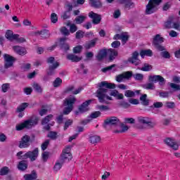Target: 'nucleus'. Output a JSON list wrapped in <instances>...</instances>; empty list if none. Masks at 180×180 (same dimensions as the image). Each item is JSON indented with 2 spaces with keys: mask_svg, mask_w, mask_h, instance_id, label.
<instances>
[{
  "mask_svg": "<svg viewBox=\"0 0 180 180\" xmlns=\"http://www.w3.org/2000/svg\"><path fill=\"white\" fill-rule=\"evenodd\" d=\"M99 89L97 91V98H98L99 102L101 103H108L107 101H113V96L115 99L120 101L124 99V96L123 94L119 92L117 90L108 91V89H115L116 84L115 83H109L108 82H101L98 84ZM108 94L110 96H108Z\"/></svg>",
  "mask_w": 180,
  "mask_h": 180,
  "instance_id": "nucleus-1",
  "label": "nucleus"
},
{
  "mask_svg": "<svg viewBox=\"0 0 180 180\" xmlns=\"http://www.w3.org/2000/svg\"><path fill=\"white\" fill-rule=\"evenodd\" d=\"M120 123L119 119L116 117H110L105 120V127L112 126V129L115 133H124L129 130V127L124 124Z\"/></svg>",
  "mask_w": 180,
  "mask_h": 180,
  "instance_id": "nucleus-2",
  "label": "nucleus"
},
{
  "mask_svg": "<svg viewBox=\"0 0 180 180\" xmlns=\"http://www.w3.org/2000/svg\"><path fill=\"white\" fill-rule=\"evenodd\" d=\"M106 56H109L110 61H113V60L117 57V51L115 49H103L98 52L96 58L98 61H101V60H103Z\"/></svg>",
  "mask_w": 180,
  "mask_h": 180,
  "instance_id": "nucleus-3",
  "label": "nucleus"
},
{
  "mask_svg": "<svg viewBox=\"0 0 180 180\" xmlns=\"http://www.w3.org/2000/svg\"><path fill=\"white\" fill-rule=\"evenodd\" d=\"M37 122H39V119L37 117L30 119L22 123L17 124L15 126V130L20 131V130H23V129H31V127L37 124Z\"/></svg>",
  "mask_w": 180,
  "mask_h": 180,
  "instance_id": "nucleus-4",
  "label": "nucleus"
},
{
  "mask_svg": "<svg viewBox=\"0 0 180 180\" xmlns=\"http://www.w3.org/2000/svg\"><path fill=\"white\" fill-rule=\"evenodd\" d=\"M22 154H23L22 151H20L17 153V157L19 158V160L30 158L31 161H35V160L37 159V157H39V149L35 148L34 150L29 151L23 155H22Z\"/></svg>",
  "mask_w": 180,
  "mask_h": 180,
  "instance_id": "nucleus-5",
  "label": "nucleus"
},
{
  "mask_svg": "<svg viewBox=\"0 0 180 180\" xmlns=\"http://www.w3.org/2000/svg\"><path fill=\"white\" fill-rule=\"evenodd\" d=\"M77 101V98L74 96H70L65 98L63 105L65 107L63 110L64 115H68L72 109H74V103Z\"/></svg>",
  "mask_w": 180,
  "mask_h": 180,
  "instance_id": "nucleus-6",
  "label": "nucleus"
},
{
  "mask_svg": "<svg viewBox=\"0 0 180 180\" xmlns=\"http://www.w3.org/2000/svg\"><path fill=\"white\" fill-rule=\"evenodd\" d=\"M60 162H68V161H71L72 160V154H71V146H66L60 155Z\"/></svg>",
  "mask_w": 180,
  "mask_h": 180,
  "instance_id": "nucleus-7",
  "label": "nucleus"
},
{
  "mask_svg": "<svg viewBox=\"0 0 180 180\" xmlns=\"http://www.w3.org/2000/svg\"><path fill=\"white\" fill-rule=\"evenodd\" d=\"M162 0H150L148 5L146 6V12L147 15H151L157 11V6L161 4Z\"/></svg>",
  "mask_w": 180,
  "mask_h": 180,
  "instance_id": "nucleus-8",
  "label": "nucleus"
},
{
  "mask_svg": "<svg viewBox=\"0 0 180 180\" xmlns=\"http://www.w3.org/2000/svg\"><path fill=\"white\" fill-rule=\"evenodd\" d=\"M47 61L49 64H52L50 65L49 69L47 72L48 75H52V74L54 73V70H56V68H57V67H58L60 64L58 63V62H54V58L53 57L48 58Z\"/></svg>",
  "mask_w": 180,
  "mask_h": 180,
  "instance_id": "nucleus-9",
  "label": "nucleus"
},
{
  "mask_svg": "<svg viewBox=\"0 0 180 180\" xmlns=\"http://www.w3.org/2000/svg\"><path fill=\"white\" fill-rule=\"evenodd\" d=\"M165 144L169 146L170 148H172V150H178L179 148V145L178 144V142L172 139V138H167L165 140Z\"/></svg>",
  "mask_w": 180,
  "mask_h": 180,
  "instance_id": "nucleus-10",
  "label": "nucleus"
},
{
  "mask_svg": "<svg viewBox=\"0 0 180 180\" xmlns=\"http://www.w3.org/2000/svg\"><path fill=\"white\" fill-rule=\"evenodd\" d=\"M133 77V72H125L121 75H118L116 77V81L117 82H122L124 81V79H130Z\"/></svg>",
  "mask_w": 180,
  "mask_h": 180,
  "instance_id": "nucleus-11",
  "label": "nucleus"
},
{
  "mask_svg": "<svg viewBox=\"0 0 180 180\" xmlns=\"http://www.w3.org/2000/svg\"><path fill=\"white\" fill-rule=\"evenodd\" d=\"M139 53L138 51H134L132 53L131 57L128 58L129 63H131V64H134V65H139V64L141 63V60L139 59Z\"/></svg>",
  "mask_w": 180,
  "mask_h": 180,
  "instance_id": "nucleus-12",
  "label": "nucleus"
},
{
  "mask_svg": "<svg viewBox=\"0 0 180 180\" xmlns=\"http://www.w3.org/2000/svg\"><path fill=\"white\" fill-rule=\"evenodd\" d=\"M89 18L92 19V22L94 25H99V23H101V20H102V17H101V15L97 14L94 11H91L89 13Z\"/></svg>",
  "mask_w": 180,
  "mask_h": 180,
  "instance_id": "nucleus-13",
  "label": "nucleus"
},
{
  "mask_svg": "<svg viewBox=\"0 0 180 180\" xmlns=\"http://www.w3.org/2000/svg\"><path fill=\"white\" fill-rule=\"evenodd\" d=\"M30 146V136L25 135L20 141V148H27Z\"/></svg>",
  "mask_w": 180,
  "mask_h": 180,
  "instance_id": "nucleus-14",
  "label": "nucleus"
},
{
  "mask_svg": "<svg viewBox=\"0 0 180 180\" xmlns=\"http://www.w3.org/2000/svg\"><path fill=\"white\" fill-rule=\"evenodd\" d=\"M149 81L150 82H159L160 85L165 84V79L160 75L149 76Z\"/></svg>",
  "mask_w": 180,
  "mask_h": 180,
  "instance_id": "nucleus-15",
  "label": "nucleus"
},
{
  "mask_svg": "<svg viewBox=\"0 0 180 180\" xmlns=\"http://www.w3.org/2000/svg\"><path fill=\"white\" fill-rule=\"evenodd\" d=\"M4 60L6 61V68H9V67H12V65H13V61H15V58L9 54H4Z\"/></svg>",
  "mask_w": 180,
  "mask_h": 180,
  "instance_id": "nucleus-16",
  "label": "nucleus"
},
{
  "mask_svg": "<svg viewBox=\"0 0 180 180\" xmlns=\"http://www.w3.org/2000/svg\"><path fill=\"white\" fill-rule=\"evenodd\" d=\"M92 103V100H88L83 103L79 107V112L80 113H84V112H88L89 110V105Z\"/></svg>",
  "mask_w": 180,
  "mask_h": 180,
  "instance_id": "nucleus-17",
  "label": "nucleus"
},
{
  "mask_svg": "<svg viewBox=\"0 0 180 180\" xmlns=\"http://www.w3.org/2000/svg\"><path fill=\"white\" fill-rule=\"evenodd\" d=\"M115 40H122V43L124 44L127 40H129V34L127 32H123L121 34H117L114 36Z\"/></svg>",
  "mask_w": 180,
  "mask_h": 180,
  "instance_id": "nucleus-18",
  "label": "nucleus"
},
{
  "mask_svg": "<svg viewBox=\"0 0 180 180\" xmlns=\"http://www.w3.org/2000/svg\"><path fill=\"white\" fill-rule=\"evenodd\" d=\"M6 39H8V40H10L11 41H13V40H16L18 37V34H13V31L8 30L6 32L5 34Z\"/></svg>",
  "mask_w": 180,
  "mask_h": 180,
  "instance_id": "nucleus-19",
  "label": "nucleus"
},
{
  "mask_svg": "<svg viewBox=\"0 0 180 180\" xmlns=\"http://www.w3.org/2000/svg\"><path fill=\"white\" fill-rule=\"evenodd\" d=\"M13 50L20 56H25L26 54V49L22 46H13Z\"/></svg>",
  "mask_w": 180,
  "mask_h": 180,
  "instance_id": "nucleus-20",
  "label": "nucleus"
},
{
  "mask_svg": "<svg viewBox=\"0 0 180 180\" xmlns=\"http://www.w3.org/2000/svg\"><path fill=\"white\" fill-rule=\"evenodd\" d=\"M89 143L91 144H94V146H96L98 143H101V136L98 135H93L89 137Z\"/></svg>",
  "mask_w": 180,
  "mask_h": 180,
  "instance_id": "nucleus-21",
  "label": "nucleus"
},
{
  "mask_svg": "<svg viewBox=\"0 0 180 180\" xmlns=\"http://www.w3.org/2000/svg\"><path fill=\"white\" fill-rule=\"evenodd\" d=\"M67 58L73 63H78V61H81V60H82V57L77 56L74 54L68 55Z\"/></svg>",
  "mask_w": 180,
  "mask_h": 180,
  "instance_id": "nucleus-22",
  "label": "nucleus"
},
{
  "mask_svg": "<svg viewBox=\"0 0 180 180\" xmlns=\"http://www.w3.org/2000/svg\"><path fill=\"white\" fill-rule=\"evenodd\" d=\"M140 56L142 58H144L146 56V57H151L153 56V51L151 49L142 50L140 52Z\"/></svg>",
  "mask_w": 180,
  "mask_h": 180,
  "instance_id": "nucleus-23",
  "label": "nucleus"
},
{
  "mask_svg": "<svg viewBox=\"0 0 180 180\" xmlns=\"http://www.w3.org/2000/svg\"><path fill=\"white\" fill-rule=\"evenodd\" d=\"M37 178V174L35 171H32L31 174H27L24 175L25 180H34Z\"/></svg>",
  "mask_w": 180,
  "mask_h": 180,
  "instance_id": "nucleus-24",
  "label": "nucleus"
},
{
  "mask_svg": "<svg viewBox=\"0 0 180 180\" xmlns=\"http://www.w3.org/2000/svg\"><path fill=\"white\" fill-rule=\"evenodd\" d=\"M138 120L139 123H142L143 124H151L153 123L151 119L148 117H141L138 118Z\"/></svg>",
  "mask_w": 180,
  "mask_h": 180,
  "instance_id": "nucleus-25",
  "label": "nucleus"
},
{
  "mask_svg": "<svg viewBox=\"0 0 180 180\" xmlns=\"http://www.w3.org/2000/svg\"><path fill=\"white\" fill-rule=\"evenodd\" d=\"M89 5L94 8H101L102 2H101V0H89Z\"/></svg>",
  "mask_w": 180,
  "mask_h": 180,
  "instance_id": "nucleus-26",
  "label": "nucleus"
},
{
  "mask_svg": "<svg viewBox=\"0 0 180 180\" xmlns=\"http://www.w3.org/2000/svg\"><path fill=\"white\" fill-rule=\"evenodd\" d=\"M172 25H174V17H169L167 22H165V27L171 29L173 27Z\"/></svg>",
  "mask_w": 180,
  "mask_h": 180,
  "instance_id": "nucleus-27",
  "label": "nucleus"
},
{
  "mask_svg": "<svg viewBox=\"0 0 180 180\" xmlns=\"http://www.w3.org/2000/svg\"><path fill=\"white\" fill-rule=\"evenodd\" d=\"M82 91V88H79L76 90L74 89V86H70L66 89V92H72V94H74V95H77V94H79Z\"/></svg>",
  "mask_w": 180,
  "mask_h": 180,
  "instance_id": "nucleus-28",
  "label": "nucleus"
},
{
  "mask_svg": "<svg viewBox=\"0 0 180 180\" xmlns=\"http://www.w3.org/2000/svg\"><path fill=\"white\" fill-rule=\"evenodd\" d=\"M163 41H164V38L160 36V34L156 35L153 38V44H155V46H157V44H158L159 43H162Z\"/></svg>",
  "mask_w": 180,
  "mask_h": 180,
  "instance_id": "nucleus-29",
  "label": "nucleus"
},
{
  "mask_svg": "<svg viewBox=\"0 0 180 180\" xmlns=\"http://www.w3.org/2000/svg\"><path fill=\"white\" fill-rule=\"evenodd\" d=\"M85 19H86V15H79L75 18V22L77 25H81L85 21Z\"/></svg>",
  "mask_w": 180,
  "mask_h": 180,
  "instance_id": "nucleus-30",
  "label": "nucleus"
},
{
  "mask_svg": "<svg viewBox=\"0 0 180 180\" xmlns=\"http://www.w3.org/2000/svg\"><path fill=\"white\" fill-rule=\"evenodd\" d=\"M96 40H97L96 39H93L89 42L86 43L84 46L85 49L88 50L89 49H92V47H95V44H96Z\"/></svg>",
  "mask_w": 180,
  "mask_h": 180,
  "instance_id": "nucleus-31",
  "label": "nucleus"
},
{
  "mask_svg": "<svg viewBox=\"0 0 180 180\" xmlns=\"http://www.w3.org/2000/svg\"><path fill=\"white\" fill-rule=\"evenodd\" d=\"M18 168L20 171H25V169H27V164L25 161H21L19 162L18 165Z\"/></svg>",
  "mask_w": 180,
  "mask_h": 180,
  "instance_id": "nucleus-32",
  "label": "nucleus"
},
{
  "mask_svg": "<svg viewBox=\"0 0 180 180\" xmlns=\"http://www.w3.org/2000/svg\"><path fill=\"white\" fill-rule=\"evenodd\" d=\"M63 164H64V162H61L60 159L57 161L53 167L54 171H56V172L60 171V169H61V167H63Z\"/></svg>",
  "mask_w": 180,
  "mask_h": 180,
  "instance_id": "nucleus-33",
  "label": "nucleus"
},
{
  "mask_svg": "<svg viewBox=\"0 0 180 180\" xmlns=\"http://www.w3.org/2000/svg\"><path fill=\"white\" fill-rule=\"evenodd\" d=\"M22 26L25 27H32V20L29 18H24L22 20Z\"/></svg>",
  "mask_w": 180,
  "mask_h": 180,
  "instance_id": "nucleus-34",
  "label": "nucleus"
},
{
  "mask_svg": "<svg viewBox=\"0 0 180 180\" xmlns=\"http://www.w3.org/2000/svg\"><path fill=\"white\" fill-rule=\"evenodd\" d=\"M27 106H29V104L27 103H23L18 107L17 111L18 112H23V110H25V109H26Z\"/></svg>",
  "mask_w": 180,
  "mask_h": 180,
  "instance_id": "nucleus-35",
  "label": "nucleus"
},
{
  "mask_svg": "<svg viewBox=\"0 0 180 180\" xmlns=\"http://www.w3.org/2000/svg\"><path fill=\"white\" fill-rule=\"evenodd\" d=\"M53 120V115H47L44 119L41 121V124H47L49 122Z\"/></svg>",
  "mask_w": 180,
  "mask_h": 180,
  "instance_id": "nucleus-36",
  "label": "nucleus"
},
{
  "mask_svg": "<svg viewBox=\"0 0 180 180\" xmlns=\"http://www.w3.org/2000/svg\"><path fill=\"white\" fill-rule=\"evenodd\" d=\"M53 120V115H47L44 119L41 121V124H47L49 122Z\"/></svg>",
  "mask_w": 180,
  "mask_h": 180,
  "instance_id": "nucleus-37",
  "label": "nucleus"
},
{
  "mask_svg": "<svg viewBox=\"0 0 180 180\" xmlns=\"http://www.w3.org/2000/svg\"><path fill=\"white\" fill-rule=\"evenodd\" d=\"M51 21L52 23H57V22H58V16H57L56 13H52L51 14Z\"/></svg>",
  "mask_w": 180,
  "mask_h": 180,
  "instance_id": "nucleus-38",
  "label": "nucleus"
},
{
  "mask_svg": "<svg viewBox=\"0 0 180 180\" xmlns=\"http://www.w3.org/2000/svg\"><path fill=\"white\" fill-rule=\"evenodd\" d=\"M124 95L127 98H133L136 95V93L131 90H127L124 92Z\"/></svg>",
  "mask_w": 180,
  "mask_h": 180,
  "instance_id": "nucleus-39",
  "label": "nucleus"
},
{
  "mask_svg": "<svg viewBox=\"0 0 180 180\" xmlns=\"http://www.w3.org/2000/svg\"><path fill=\"white\" fill-rule=\"evenodd\" d=\"M99 116H101V112L95 111L90 115L89 119L92 120V119H96L99 117Z\"/></svg>",
  "mask_w": 180,
  "mask_h": 180,
  "instance_id": "nucleus-40",
  "label": "nucleus"
},
{
  "mask_svg": "<svg viewBox=\"0 0 180 180\" xmlns=\"http://www.w3.org/2000/svg\"><path fill=\"white\" fill-rule=\"evenodd\" d=\"M63 84V80L58 77L53 82V86L54 88H57L58 86H60Z\"/></svg>",
  "mask_w": 180,
  "mask_h": 180,
  "instance_id": "nucleus-41",
  "label": "nucleus"
},
{
  "mask_svg": "<svg viewBox=\"0 0 180 180\" xmlns=\"http://www.w3.org/2000/svg\"><path fill=\"white\" fill-rule=\"evenodd\" d=\"M140 101H141L143 105H148V100H147V94H143L140 97Z\"/></svg>",
  "mask_w": 180,
  "mask_h": 180,
  "instance_id": "nucleus-42",
  "label": "nucleus"
},
{
  "mask_svg": "<svg viewBox=\"0 0 180 180\" xmlns=\"http://www.w3.org/2000/svg\"><path fill=\"white\" fill-rule=\"evenodd\" d=\"M172 29H176V30H180V21L175 22V18H174Z\"/></svg>",
  "mask_w": 180,
  "mask_h": 180,
  "instance_id": "nucleus-43",
  "label": "nucleus"
},
{
  "mask_svg": "<svg viewBox=\"0 0 180 180\" xmlns=\"http://www.w3.org/2000/svg\"><path fill=\"white\" fill-rule=\"evenodd\" d=\"M143 88L145 89H155V86H154L153 83H147L143 85Z\"/></svg>",
  "mask_w": 180,
  "mask_h": 180,
  "instance_id": "nucleus-44",
  "label": "nucleus"
},
{
  "mask_svg": "<svg viewBox=\"0 0 180 180\" xmlns=\"http://www.w3.org/2000/svg\"><path fill=\"white\" fill-rule=\"evenodd\" d=\"M141 71H150L153 70V66L151 65L145 64L143 67L141 68Z\"/></svg>",
  "mask_w": 180,
  "mask_h": 180,
  "instance_id": "nucleus-45",
  "label": "nucleus"
},
{
  "mask_svg": "<svg viewBox=\"0 0 180 180\" xmlns=\"http://www.w3.org/2000/svg\"><path fill=\"white\" fill-rule=\"evenodd\" d=\"M48 137H49V139H52V140H56L58 137L57 132L50 131L48 134Z\"/></svg>",
  "mask_w": 180,
  "mask_h": 180,
  "instance_id": "nucleus-46",
  "label": "nucleus"
},
{
  "mask_svg": "<svg viewBox=\"0 0 180 180\" xmlns=\"http://www.w3.org/2000/svg\"><path fill=\"white\" fill-rule=\"evenodd\" d=\"M9 172V168L4 167L0 170V175H6Z\"/></svg>",
  "mask_w": 180,
  "mask_h": 180,
  "instance_id": "nucleus-47",
  "label": "nucleus"
},
{
  "mask_svg": "<svg viewBox=\"0 0 180 180\" xmlns=\"http://www.w3.org/2000/svg\"><path fill=\"white\" fill-rule=\"evenodd\" d=\"M115 67H116V65H112L110 66L103 68L102 71L103 72H108V71H112Z\"/></svg>",
  "mask_w": 180,
  "mask_h": 180,
  "instance_id": "nucleus-48",
  "label": "nucleus"
},
{
  "mask_svg": "<svg viewBox=\"0 0 180 180\" xmlns=\"http://www.w3.org/2000/svg\"><path fill=\"white\" fill-rule=\"evenodd\" d=\"M60 32L65 36H68L70 34V31L65 27L60 28Z\"/></svg>",
  "mask_w": 180,
  "mask_h": 180,
  "instance_id": "nucleus-49",
  "label": "nucleus"
},
{
  "mask_svg": "<svg viewBox=\"0 0 180 180\" xmlns=\"http://www.w3.org/2000/svg\"><path fill=\"white\" fill-rule=\"evenodd\" d=\"M33 88L34 90L37 91V92H41L43 91V89H41V86L39 85L37 83H34L33 84Z\"/></svg>",
  "mask_w": 180,
  "mask_h": 180,
  "instance_id": "nucleus-50",
  "label": "nucleus"
},
{
  "mask_svg": "<svg viewBox=\"0 0 180 180\" xmlns=\"http://www.w3.org/2000/svg\"><path fill=\"white\" fill-rule=\"evenodd\" d=\"M72 124V120H68L65 122V126H64V130H67Z\"/></svg>",
  "mask_w": 180,
  "mask_h": 180,
  "instance_id": "nucleus-51",
  "label": "nucleus"
},
{
  "mask_svg": "<svg viewBox=\"0 0 180 180\" xmlns=\"http://www.w3.org/2000/svg\"><path fill=\"white\" fill-rule=\"evenodd\" d=\"M82 50V46L79 45L73 49V53L78 54Z\"/></svg>",
  "mask_w": 180,
  "mask_h": 180,
  "instance_id": "nucleus-52",
  "label": "nucleus"
},
{
  "mask_svg": "<svg viewBox=\"0 0 180 180\" xmlns=\"http://www.w3.org/2000/svg\"><path fill=\"white\" fill-rule=\"evenodd\" d=\"M133 77L135 79H137L138 81H141V79H143V75L140 74V73H137L136 75H134Z\"/></svg>",
  "mask_w": 180,
  "mask_h": 180,
  "instance_id": "nucleus-53",
  "label": "nucleus"
},
{
  "mask_svg": "<svg viewBox=\"0 0 180 180\" xmlns=\"http://www.w3.org/2000/svg\"><path fill=\"white\" fill-rule=\"evenodd\" d=\"M84 37V32L79 30L76 32V39H82Z\"/></svg>",
  "mask_w": 180,
  "mask_h": 180,
  "instance_id": "nucleus-54",
  "label": "nucleus"
},
{
  "mask_svg": "<svg viewBox=\"0 0 180 180\" xmlns=\"http://www.w3.org/2000/svg\"><path fill=\"white\" fill-rule=\"evenodd\" d=\"M129 103H131V105H139L140 103L139 100H137L136 98H131V99H129Z\"/></svg>",
  "mask_w": 180,
  "mask_h": 180,
  "instance_id": "nucleus-55",
  "label": "nucleus"
},
{
  "mask_svg": "<svg viewBox=\"0 0 180 180\" xmlns=\"http://www.w3.org/2000/svg\"><path fill=\"white\" fill-rule=\"evenodd\" d=\"M76 30H77V25H75V24H72L70 25V33H75Z\"/></svg>",
  "mask_w": 180,
  "mask_h": 180,
  "instance_id": "nucleus-56",
  "label": "nucleus"
},
{
  "mask_svg": "<svg viewBox=\"0 0 180 180\" xmlns=\"http://www.w3.org/2000/svg\"><path fill=\"white\" fill-rule=\"evenodd\" d=\"M170 86H171V88H172L173 89H175V91H178L179 89H180V85H179V84L171 83V84H170Z\"/></svg>",
  "mask_w": 180,
  "mask_h": 180,
  "instance_id": "nucleus-57",
  "label": "nucleus"
},
{
  "mask_svg": "<svg viewBox=\"0 0 180 180\" xmlns=\"http://www.w3.org/2000/svg\"><path fill=\"white\" fill-rule=\"evenodd\" d=\"M49 143H50V141L49 140H46L45 142H44L41 145V149L46 150V148H47V147H49Z\"/></svg>",
  "mask_w": 180,
  "mask_h": 180,
  "instance_id": "nucleus-58",
  "label": "nucleus"
},
{
  "mask_svg": "<svg viewBox=\"0 0 180 180\" xmlns=\"http://www.w3.org/2000/svg\"><path fill=\"white\" fill-rule=\"evenodd\" d=\"M111 46L114 49H117V47H119L120 46V41H115L114 42L112 43Z\"/></svg>",
  "mask_w": 180,
  "mask_h": 180,
  "instance_id": "nucleus-59",
  "label": "nucleus"
},
{
  "mask_svg": "<svg viewBox=\"0 0 180 180\" xmlns=\"http://www.w3.org/2000/svg\"><path fill=\"white\" fill-rule=\"evenodd\" d=\"M14 40H16L18 43H25V41H26V39H25V37H19V35L18 37V39H15Z\"/></svg>",
  "mask_w": 180,
  "mask_h": 180,
  "instance_id": "nucleus-60",
  "label": "nucleus"
},
{
  "mask_svg": "<svg viewBox=\"0 0 180 180\" xmlns=\"http://www.w3.org/2000/svg\"><path fill=\"white\" fill-rule=\"evenodd\" d=\"M42 160L43 161H47V160H49V153L44 152L42 153Z\"/></svg>",
  "mask_w": 180,
  "mask_h": 180,
  "instance_id": "nucleus-61",
  "label": "nucleus"
},
{
  "mask_svg": "<svg viewBox=\"0 0 180 180\" xmlns=\"http://www.w3.org/2000/svg\"><path fill=\"white\" fill-rule=\"evenodd\" d=\"M109 176H110V173L108 172H105L103 174V175L102 176L101 179L106 180V179H108V178H109Z\"/></svg>",
  "mask_w": 180,
  "mask_h": 180,
  "instance_id": "nucleus-62",
  "label": "nucleus"
},
{
  "mask_svg": "<svg viewBox=\"0 0 180 180\" xmlns=\"http://www.w3.org/2000/svg\"><path fill=\"white\" fill-rule=\"evenodd\" d=\"M9 89V84H4L2 85V91L3 92H6Z\"/></svg>",
  "mask_w": 180,
  "mask_h": 180,
  "instance_id": "nucleus-63",
  "label": "nucleus"
},
{
  "mask_svg": "<svg viewBox=\"0 0 180 180\" xmlns=\"http://www.w3.org/2000/svg\"><path fill=\"white\" fill-rule=\"evenodd\" d=\"M98 109H99V110H109V107L106 105H98Z\"/></svg>",
  "mask_w": 180,
  "mask_h": 180,
  "instance_id": "nucleus-64",
  "label": "nucleus"
}]
</instances>
